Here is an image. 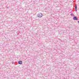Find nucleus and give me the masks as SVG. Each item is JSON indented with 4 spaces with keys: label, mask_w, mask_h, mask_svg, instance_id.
Wrapping results in <instances>:
<instances>
[{
    "label": "nucleus",
    "mask_w": 79,
    "mask_h": 79,
    "mask_svg": "<svg viewBox=\"0 0 79 79\" xmlns=\"http://www.w3.org/2000/svg\"><path fill=\"white\" fill-rule=\"evenodd\" d=\"M37 16L38 18H42V17L43 16V15H42V14L40 13L37 15Z\"/></svg>",
    "instance_id": "f257e3e1"
},
{
    "label": "nucleus",
    "mask_w": 79,
    "mask_h": 79,
    "mask_svg": "<svg viewBox=\"0 0 79 79\" xmlns=\"http://www.w3.org/2000/svg\"><path fill=\"white\" fill-rule=\"evenodd\" d=\"M73 19L75 20H78V19L76 17L74 16L73 18Z\"/></svg>",
    "instance_id": "f03ea898"
},
{
    "label": "nucleus",
    "mask_w": 79,
    "mask_h": 79,
    "mask_svg": "<svg viewBox=\"0 0 79 79\" xmlns=\"http://www.w3.org/2000/svg\"><path fill=\"white\" fill-rule=\"evenodd\" d=\"M22 64L23 63L22 62V61L21 60L19 61L18 62V64Z\"/></svg>",
    "instance_id": "7ed1b4c3"
},
{
    "label": "nucleus",
    "mask_w": 79,
    "mask_h": 79,
    "mask_svg": "<svg viewBox=\"0 0 79 79\" xmlns=\"http://www.w3.org/2000/svg\"><path fill=\"white\" fill-rule=\"evenodd\" d=\"M77 5L76 4L75 5V11H77Z\"/></svg>",
    "instance_id": "20e7f679"
},
{
    "label": "nucleus",
    "mask_w": 79,
    "mask_h": 79,
    "mask_svg": "<svg viewBox=\"0 0 79 79\" xmlns=\"http://www.w3.org/2000/svg\"><path fill=\"white\" fill-rule=\"evenodd\" d=\"M71 16H74V15H73V14H71Z\"/></svg>",
    "instance_id": "39448f33"
},
{
    "label": "nucleus",
    "mask_w": 79,
    "mask_h": 79,
    "mask_svg": "<svg viewBox=\"0 0 79 79\" xmlns=\"http://www.w3.org/2000/svg\"><path fill=\"white\" fill-rule=\"evenodd\" d=\"M77 22L78 23H79V21H78Z\"/></svg>",
    "instance_id": "423d86ee"
}]
</instances>
